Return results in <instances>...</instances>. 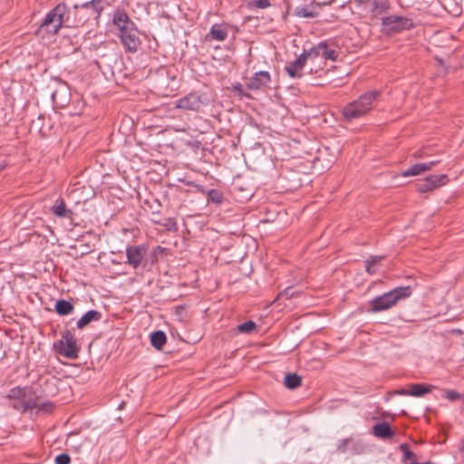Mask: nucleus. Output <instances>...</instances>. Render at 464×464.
Listing matches in <instances>:
<instances>
[{
  "label": "nucleus",
  "instance_id": "nucleus-11",
  "mask_svg": "<svg viewBox=\"0 0 464 464\" xmlns=\"http://www.w3.org/2000/svg\"><path fill=\"white\" fill-rule=\"evenodd\" d=\"M270 74L268 72L261 71L256 72L253 77H251L246 84L247 88L250 90H260L266 87L270 82Z\"/></svg>",
  "mask_w": 464,
  "mask_h": 464
},
{
  "label": "nucleus",
  "instance_id": "nucleus-44",
  "mask_svg": "<svg viewBox=\"0 0 464 464\" xmlns=\"http://www.w3.org/2000/svg\"><path fill=\"white\" fill-rule=\"evenodd\" d=\"M460 450L464 452V439L461 440Z\"/></svg>",
  "mask_w": 464,
  "mask_h": 464
},
{
  "label": "nucleus",
  "instance_id": "nucleus-18",
  "mask_svg": "<svg viewBox=\"0 0 464 464\" xmlns=\"http://www.w3.org/2000/svg\"><path fill=\"white\" fill-rule=\"evenodd\" d=\"M317 50L321 51V56L324 59L335 61L337 58V53L334 49H329L326 43H320L317 44Z\"/></svg>",
  "mask_w": 464,
  "mask_h": 464
},
{
  "label": "nucleus",
  "instance_id": "nucleus-33",
  "mask_svg": "<svg viewBox=\"0 0 464 464\" xmlns=\"http://www.w3.org/2000/svg\"><path fill=\"white\" fill-rule=\"evenodd\" d=\"M102 316V314L95 311V310H90L85 314H83L81 319H98Z\"/></svg>",
  "mask_w": 464,
  "mask_h": 464
},
{
  "label": "nucleus",
  "instance_id": "nucleus-17",
  "mask_svg": "<svg viewBox=\"0 0 464 464\" xmlns=\"http://www.w3.org/2000/svg\"><path fill=\"white\" fill-rule=\"evenodd\" d=\"M52 210L59 218H67L72 213L71 210L66 208L65 203L63 199L56 200L54 205L52 207Z\"/></svg>",
  "mask_w": 464,
  "mask_h": 464
},
{
  "label": "nucleus",
  "instance_id": "nucleus-15",
  "mask_svg": "<svg viewBox=\"0 0 464 464\" xmlns=\"http://www.w3.org/2000/svg\"><path fill=\"white\" fill-rule=\"evenodd\" d=\"M370 5L374 16L383 14L390 7L388 0H370Z\"/></svg>",
  "mask_w": 464,
  "mask_h": 464
},
{
  "label": "nucleus",
  "instance_id": "nucleus-25",
  "mask_svg": "<svg viewBox=\"0 0 464 464\" xmlns=\"http://www.w3.org/2000/svg\"><path fill=\"white\" fill-rule=\"evenodd\" d=\"M256 329V325L254 321H246L244 324H241L237 326V330L240 333H252Z\"/></svg>",
  "mask_w": 464,
  "mask_h": 464
},
{
  "label": "nucleus",
  "instance_id": "nucleus-8",
  "mask_svg": "<svg viewBox=\"0 0 464 464\" xmlns=\"http://www.w3.org/2000/svg\"><path fill=\"white\" fill-rule=\"evenodd\" d=\"M121 41L125 48L130 52L135 53L138 50L140 41L137 29L134 27L127 30L121 34H119Z\"/></svg>",
  "mask_w": 464,
  "mask_h": 464
},
{
  "label": "nucleus",
  "instance_id": "nucleus-34",
  "mask_svg": "<svg viewBox=\"0 0 464 464\" xmlns=\"http://www.w3.org/2000/svg\"><path fill=\"white\" fill-rule=\"evenodd\" d=\"M71 459L67 454L58 455L55 459L56 464H70Z\"/></svg>",
  "mask_w": 464,
  "mask_h": 464
},
{
  "label": "nucleus",
  "instance_id": "nucleus-22",
  "mask_svg": "<svg viewBox=\"0 0 464 464\" xmlns=\"http://www.w3.org/2000/svg\"><path fill=\"white\" fill-rule=\"evenodd\" d=\"M428 179L430 181V186L431 187V189L437 188L441 185H445L449 181L448 176L445 174L430 176Z\"/></svg>",
  "mask_w": 464,
  "mask_h": 464
},
{
  "label": "nucleus",
  "instance_id": "nucleus-23",
  "mask_svg": "<svg viewBox=\"0 0 464 464\" xmlns=\"http://www.w3.org/2000/svg\"><path fill=\"white\" fill-rule=\"evenodd\" d=\"M425 165L423 163H417L409 168L407 170L403 172L404 177L409 176H417L420 175L421 173L425 172Z\"/></svg>",
  "mask_w": 464,
  "mask_h": 464
},
{
  "label": "nucleus",
  "instance_id": "nucleus-29",
  "mask_svg": "<svg viewBox=\"0 0 464 464\" xmlns=\"http://www.w3.org/2000/svg\"><path fill=\"white\" fill-rule=\"evenodd\" d=\"M295 295V292L292 291V288L291 287H287L285 288L284 291L280 292L278 295H277V297L276 298V300L274 301L273 304H276L278 300H280L281 298H291Z\"/></svg>",
  "mask_w": 464,
  "mask_h": 464
},
{
  "label": "nucleus",
  "instance_id": "nucleus-45",
  "mask_svg": "<svg viewBox=\"0 0 464 464\" xmlns=\"http://www.w3.org/2000/svg\"><path fill=\"white\" fill-rule=\"evenodd\" d=\"M92 5V2H90V3H87L85 5H83L84 7H88L89 5Z\"/></svg>",
  "mask_w": 464,
  "mask_h": 464
},
{
  "label": "nucleus",
  "instance_id": "nucleus-2",
  "mask_svg": "<svg viewBox=\"0 0 464 464\" xmlns=\"http://www.w3.org/2000/svg\"><path fill=\"white\" fill-rule=\"evenodd\" d=\"M379 95V91H370L362 94L357 100L349 102L343 109V117L352 121L366 115L373 108V103Z\"/></svg>",
  "mask_w": 464,
  "mask_h": 464
},
{
  "label": "nucleus",
  "instance_id": "nucleus-38",
  "mask_svg": "<svg viewBox=\"0 0 464 464\" xmlns=\"http://www.w3.org/2000/svg\"><path fill=\"white\" fill-rule=\"evenodd\" d=\"M440 162V160H432L430 162L423 163L425 165V170H430L435 165H437Z\"/></svg>",
  "mask_w": 464,
  "mask_h": 464
},
{
  "label": "nucleus",
  "instance_id": "nucleus-14",
  "mask_svg": "<svg viewBox=\"0 0 464 464\" xmlns=\"http://www.w3.org/2000/svg\"><path fill=\"white\" fill-rule=\"evenodd\" d=\"M150 339L151 345L157 350H161L167 343V336L162 331L151 333Z\"/></svg>",
  "mask_w": 464,
  "mask_h": 464
},
{
  "label": "nucleus",
  "instance_id": "nucleus-31",
  "mask_svg": "<svg viewBox=\"0 0 464 464\" xmlns=\"http://www.w3.org/2000/svg\"><path fill=\"white\" fill-rule=\"evenodd\" d=\"M430 181H429L428 178L424 180H422L420 183L418 184V190L420 193L428 192L431 189V187L430 186Z\"/></svg>",
  "mask_w": 464,
  "mask_h": 464
},
{
  "label": "nucleus",
  "instance_id": "nucleus-1",
  "mask_svg": "<svg viewBox=\"0 0 464 464\" xmlns=\"http://www.w3.org/2000/svg\"><path fill=\"white\" fill-rule=\"evenodd\" d=\"M412 294L411 286L396 287L384 293L369 303V311L382 312L395 306L400 301L409 298Z\"/></svg>",
  "mask_w": 464,
  "mask_h": 464
},
{
  "label": "nucleus",
  "instance_id": "nucleus-6",
  "mask_svg": "<svg viewBox=\"0 0 464 464\" xmlns=\"http://www.w3.org/2000/svg\"><path fill=\"white\" fill-rule=\"evenodd\" d=\"M25 395V391L20 388H14L10 391L9 398H17L22 399L23 405L24 409L29 408H37L45 412H50L53 409V404L51 402H40V401H26L24 397Z\"/></svg>",
  "mask_w": 464,
  "mask_h": 464
},
{
  "label": "nucleus",
  "instance_id": "nucleus-46",
  "mask_svg": "<svg viewBox=\"0 0 464 464\" xmlns=\"http://www.w3.org/2000/svg\"><path fill=\"white\" fill-rule=\"evenodd\" d=\"M5 169V165H0V172Z\"/></svg>",
  "mask_w": 464,
  "mask_h": 464
},
{
  "label": "nucleus",
  "instance_id": "nucleus-40",
  "mask_svg": "<svg viewBox=\"0 0 464 464\" xmlns=\"http://www.w3.org/2000/svg\"><path fill=\"white\" fill-rule=\"evenodd\" d=\"M347 440L342 441V443L338 446V450L340 452H344L346 449Z\"/></svg>",
  "mask_w": 464,
  "mask_h": 464
},
{
  "label": "nucleus",
  "instance_id": "nucleus-36",
  "mask_svg": "<svg viewBox=\"0 0 464 464\" xmlns=\"http://www.w3.org/2000/svg\"><path fill=\"white\" fill-rule=\"evenodd\" d=\"M446 396L450 401H456L460 398V394L455 391H448Z\"/></svg>",
  "mask_w": 464,
  "mask_h": 464
},
{
  "label": "nucleus",
  "instance_id": "nucleus-9",
  "mask_svg": "<svg viewBox=\"0 0 464 464\" xmlns=\"http://www.w3.org/2000/svg\"><path fill=\"white\" fill-rule=\"evenodd\" d=\"M203 104L201 97L197 93L191 92L179 99L177 102V108L186 111H198Z\"/></svg>",
  "mask_w": 464,
  "mask_h": 464
},
{
  "label": "nucleus",
  "instance_id": "nucleus-28",
  "mask_svg": "<svg viewBox=\"0 0 464 464\" xmlns=\"http://www.w3.org/2000/svg\"><path fill=\"white\" fill-rule=\"evenodd\" d=\"M295 14L297 16L304 18H312L315 16V14L310 11L307 7H297L295 9Z\"/></svg>",
  "mask_w": 464,
  "mask_h": 464
},
{
  "label": "nucleus",
  "instance_id": "nucleus-20",
  "mask_svg": "<svg viewBox=\"0 0 464 464\" xmlns=\"http://www.w3.org/2000/svg\"><path fill=\"white\" fill-rule=\"evenodd\" d=\"M384 258L382 256H372L365 261L366 272L370 275L376 273V265Z\"/></svg>",
  "mask_w": 464,
  "mask_h": 464
},
{
  "label": "nucleus",
  "instance_id": "nucleus-30",
  "mask_svg": "<svg viewBox=\"0 0 464 464\" xmlns=\"http://www.w3.org/2000/svg\"><path fill=\"white\" fill-rule=\"evenodd\" d=\"M222 198H223L222 195L218 190L211 189L208 192V200H211L212 202L221 203Z\"/></svg>",
  "mask_w": 464,
  "mask_h": 464
},
{
  "label": "nucleus",
  "instance_id": "nucleus-41",
  "mask_svg": "<svg viewBox=\"0 0 464 464\" xmlns=\"http://www.w3.org/2000/svg\"><path fill=\"white\" fill-rule=\"evenodd\" d=\"M91 321H77V327L79 329H82L85 327Z\"/></svg>",
  "mask_w": 464,
  "mask_h": 464
},
{
  "label": "nucleus",
  "instance_id": "nucleus-35",
  "mask_svg": "<svg viewBox=\"0 0 464 464\" xmlns=\"http://www.w3.org/2000/svg\"><path fill=\"white\" fill-rule=\"evenodd\" d=\"M308 58L321 56V51L317 50V45L311 48L309 51H304Z\"/></svg>",
  "mask_w": 464,
  "mask_h": 464
},
{
  "label": "nucleus",
  "instance_id": "nucleus-19",
  "mask_svg": "<svg viewBox=\"0 0 464 464\" xmlns=\"http://www.w3.org/2000/svg\"><path fill=\"white\" fill-rule=\"evenodd\" d=\"M73 309L72 303L66 300H59L56 302L55 310L59 315H67Z\"/></svg>",
  "mask_w": 464,
  "mask_h": 464
},
{
  "label": "nucleus",
  "instance_id": "nucleus-21",
  "mask_svg": "<svg viewBox=\"0 0 464 464\" xmlns=\"http://www.w3.org/2000/svg\"><path fill=\"white\" fill-rule=\"evenodd\" d=\"M302 383V378L294 373V374H287L285 377V385L288 388V389H295L297 387H299Z\"/></svg>",
  "mask_w": 464,
  "mask_h": 464
},
{
  "label": "nucleus",
  "instance_id": "nucleus-4",
  "mask_svg": "<svg viewBox=\"0 0 464 464\" xmlns=\"http://www.w3.org/2000/svg\"><path fill=\"white\" fill-rule=\"evenodd\" d=\"M53 347L57 353L68 359H75L78 356L79 348L70 331L64 332L62 339L54 343Z\"/></svg>",
  "mask_w": 464,
  "mask_h": 464
},
{
  "label": "nucleus",
  "instance_id": "nucleus-5",
  "mask_svg": "<svg viewBox=\"0 0 464 464\" xmlns=\"http://www.w3.org/2000/svg\"><path fill=\"white\" fill-rule=\"evenodd\" d=\"M412 25V21L403 16L390 15L382 18L383 32L385 34L398 33L410 29Z\"/></svg>",
  "mask_w": 464,
  "mask_h": 464
},
{
  "label": "nucleus",
  "instance_id": "nucleus-32",
  "mask_svg": "<svg viewBox=\"0 0 464 464\" xmlns=\"http://www.w3.org/2000/svg\"><path fill=\"white\" fill-rule=\"evenodd\" d=\"M288 75L292 78H300L302 77V72H298L292 64H289L285 68Z\"/></svg>",
  "mask_w": 464,
  "mask_h": 464
},
{
  "label": "nucleus",
  "instance_id": "nucleus-16",
  "mask_svg": "<svg viewBox=\"0 0 464 464\" xmlns=\"http://www.w3.org/2000/svg\"><path fill=\"white\" fill-rule=\"evenodd\" d=\"M209 35L214 40L224 41L227 36V30L223 25L214 24L211 27Z\"/></svg>",
  "mask_w": 464,
  "mask_h": 464
},
{
  "label": "nucleus",
  "instance_id": "nucleus-37",
  "mask_svg": "<svg viewBox=\"0 0 464 464\" xmlns=\"http://www.w3.org/2000/svg\"><path fill=\"white\" fill-rule=\"evenodd\" d=\"M425 148L420 149L413 152L412 157L415 159H421L425 156Z\"/></svg>",
  "mask_w": 464,
  "mask_h": 464
},
{
  "label": "nucleus",
  "instance_id": "nucleus-7",
  "mask_svg": "<svg viewBox=\"0 0 464 464\" xmlns=\"http://www.w3.org/2000/svg\"><path fill=\"white\" fill-rule=\"evenodd\" d=\"M147 254V247L144 246H130L126 249L127 263L133 268L140 266Z\"/></svg>",
  "mask_w": 464,
  "mask_h": 464
},
{
  "label": "nucleus",
  "instance_id": "nucleus-27",
  "mask_svg": "<svg viewBox=\"0 0 464 464\" xmlns=\"http://www.w3.org/2000/svg\"><path fill=\"white\" fill-rule=\"evenodd\" d=\"M247 5L249 7H256V8H266L270 6L269 0H248Z\"/></svg>",
  "mask_w": 464,
  "mask_h": 464
},
{
  "label": "nucleus",
  "instance_id": "nucleus-24",
  "mask_svg": "<svg viewBox=\"0 0 464 464\" xmlns=\"http://www.w3.org/2000/svg\"><path fill=\"white\" fill-rule=\"evenodd\" d=\"M401 448L403 450V459L406 464H418L414 453L409 450L406 445H401Z\"/></svg>",
  "mask_w": 464,
  "mask_h": 464
},
{
  "label": "nucleus",
  "instance_id": "nucleus-3",
  "mask_svg": "<svg viewBox=\"0 0 464 464\" xmlns=\"http://www.w3.org/2000/svg\"><path fill=\"white\" fill-rule=\"evenodd\" d=\"M66 14L65 5L59 4L51 10L41 24L40 29L47 33L56 34L60 28L65 24L68 18H64Z\"/></svg>",
  "mask_w": 464,
  "mask_h": 464
},
{
  "label": "nucleus",
  "instance_id": "nucleus-39",
  "mask_svg": "<svg viewBox=\"0 0 464 464\" xmlns=\"http://www.w3.org/2000/svg\"><path fill=\"white\" fill-rule=\"evenodd\" d=\"M185 311H186V308L184 306H177L176 307L177 315H179V316L187 315L186 314H184Z\"/></svg>",
  "mask_w": 464,
  "mask_h": 464
},
{
  "label": "nucleus",
  "instance_id": "nucleus-12",
  "mask_svg": "<svg viewBox=\"0 0 464 464\" xmlns=\"http://www.w3.org/2000/svg\"><path fill=\"white\" fill-rule=\"evenodd\" d=\"M372 433L375 437L382 440L392 439L394 436V432L387 422H382L374 425L372 427Z\"/></svg>",
  "mask_w": 464,
  "mask_h": 464
},
{
  "label": "nucleus",
  "instance_id": "nucleus-42",
  "mask_svg": "<svg viewBox=\"0 0 464 464\" xmlns=\"http://www.w3.org/2000/svg\"><path fill=\"white\" fill-rule=\"evenodd\" d=\"M395 393L399 395H410L409 389L397 390L395 391Z\"/></svg>",
  "mask_w": 464,
  "mask_h": 464
},
{
  "label": "nucleus",
  "instance_id": "nucleus-26",
  "mask_svg": "<svg viewBox=\"0 0 464 464\" xmlns=\"http://www.w3.org/2000/svg\"><path fill=\"white\" fill-rule=\"evenodd\" d=\"M307 59H308L307 54H305V53L304 52L303 54H301L295 61H294L290 64H292L298 72H301Z\"/></svg>",
  "mask_w": 464,
  "mask_h": 464
},
{
  "label": "nucleus",
  "instance_id": "nucleus-43",
  "mask_svg": "<svg viewBox=\"0 0 464 464\" xmlns=\"http://www.w3.org/2000/svg\"><path fill=\"white\" fill-rule=\"evenodd\" d=\"M234 89L237 91L239 93L242 92V86L240 84L234 86Z\"/></svg>",
  "mask_w": 464,
  "mask_h": 464
},
{
  "label": "nucleus",
  "instance_id": "nucleus-10",
  "mask_svg": "<svg viewBox=\"0 0 464 464\" xmlns=\"http://www.w3.org/2000/svg\"><path fill=\"white\" fill-rule=\"evenodd\" d=\"M113 24L118 28L119 34H121L134 27L133 22L129 18L127 14L122 10H116L113 14Z\"/></svg>",
  "mask_w": 464,
  "mask_h": 464
},
{
  "label": "nucleus",
  "instance_id": "nucleus-13",
  "mask_svg": "<svg viewBox=\"0 0 464 464\" xmlns=\"http://www.w3.org/2000/svg\"><path fill=\"white\" fill-rule=\"evenodd\" d=\"M432 389L433 386L427 383L411 384L409 387V393L411 396L421 397L430 393Z\"/></svg>",
  "mask_w": 464,
  "mask_h": 464
}]
</instances>
